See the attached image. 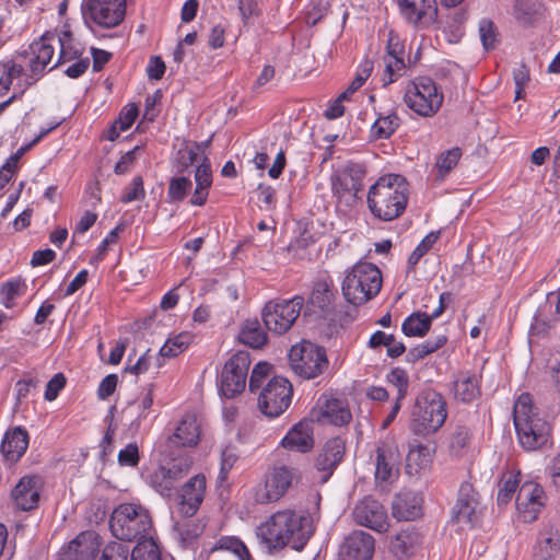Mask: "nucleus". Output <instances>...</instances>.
I'll use <instances>...</instances> for the list:
<instances>
[{"mask_svg":"<svg viewBox=\"0 0 560 560\" xmlns=\"http://www.w3.org/2000/svg\"><path fill=\"white\" fill-rule=\"evenodd\" d=\"M206 491V478L202 475L191 477L179 493V512L187 517L192 516L199 509Z\"/></svg>","mask_w":560,"mask_h":560,"instance_id":"25","label":"nucleus"},{"mask_svg":"<svg viewBox=\"0 0 560 560\" xmlns=\"http://www.w3.org/2000/svg\"><path fill=\"white\" fill-rule=\"evenodd\" d=\"M335 289L332 280L329 277L317 279L313 285L310 296V303L322 312H329L332 307Z\"/></svg>","mask_w":560,"mask_h":560,"instance_id":"34","label":"nucleus"},{"mask_svg":"<svg viewBox=\"0 0 560 560\" xmlns=\"http://www.w3.org/2000/svg\"><path fill=\"white\" fill-rule=\"evenodd\" d=\"M385 71L383 75V85H389L396 82L405 72V45L398 34L389 32L386 55L384 56Z\"/></svg>","mask_w":560,"mask_h":560,"instance_id":"21","label":"nucleus"},{"mask_svg":"<svg viewBox=\"0 0 560 560\" xmlns=\"http://www.w3.org/2000/svg\"><path fill=\"white\" fill-rule=\"evenodd\" d=\"M423 544L422 535L415 528L399 532L390 542L392 552L398 558L412 556Z\"/></svg>","mask_w":560,"mask_h":560,"instance_id":"32","label":"nucleus"},{"mask_svg":"<svg viewBox=\"0 0 560 560\" xmlns=\"http://www.w3.org/2000/svg\"><path fill=\"white\" fill-rule=\"evenodd\" d=\"M238 340L253 349H260L267 343L268 337L259 320L253 318L244 322Z\"/></svg>","mask_w":560,"mask_h":560,"instance_id":"37","label":"nucleus"},{"mask_svg":"<svg viewBox=\"0 0 560 560\" xmlns=\"http://www.w3.org/2000/svg\"><path fill=\"white\" fill-rule=\"evenodd\" d=\"M345 441L336 436L329 439L316 458L315 467L324 472L323 481H327L335 468L340 464L345 455Z\"/></svg>","mask_w":560,"mask_h":560,"instance_id":"26","label":"nucleus"},{"mask_svg":"<svg viewBox=\"0 0 560 560\" xmlns=\"http://www.w3.org/2000/svg\"><path fill=\"white\" fill-rule=\"evenodd\" d=\"M444 95L430 78H417L406 86L404 102L421 117H432L442 107Z\"/></svg>","mask_w":560,"mask_h":560,"instance_id":"8","label":"nucleus"},{"mask_svg":"<svg viewBox=\"0 0 560 560\" xmlns=\"http://www.w3.org/2000/svg\"><path fill=\"white\" fill-rule=\"evenodd\" d=\"M144 197L145 190L143 187V179L141 176H135L121 196L120 201L124 203H129L135 200H142Z\"/></svg>","mask_w":560,"mask_h":560,"instance_id":"59","label":"nucleus"},{"mask_svg":"<svg viewBox=\"0 0 560 560\" xmlns=\"http://www.w3.org/2000/svg\"><path fill=\"white\" fill-rule=\"evenodd\" d=\"M289 362L294 373L306 380L317 377L328 366L325 349L306 340L292 346Z\"/></svg>","mask_w":560,"mask_h":560,"instance_id":"10","label":"nucleus"},{"mask_svg":"<svg viewBox=\"0 0 560 560\" xmlns=\"http://www.w3.org/2000/svg\"><path fill=\"white\" fill-rule=\"evenodd\" d=\"M126 0H83L82 16L85 24L102 28L118 26L126 16Z\"/></svg>","mask_w":560,"mask_h":560,"instance_id":"12","label":"nucleus"},{"mask_svg":"<svg viewBox=\"0 0 560 560\" xmlns=\"http://www.w3.org/2000/svg\"><path fill=\"white\" fill-rule=\"evenodd\" d=\"M366 175L365 166L359 163H350L346 168L331 177L332 195L347 205L355 201L358 194L363 188V179Z\"/></svg>","mask_w":560,"mask_h":560,"instance_id":"15","label":"nucleus"},{"mask_svg":"<svg viewBox=\"0 0 560 560\" xmlns=\"http://www.w3.org/2000/svg\"><path fill=\"white\" fill-rule=\"evenodd\" d=\"M298 479V471L292 467L285 465L272 467L262 481L253 488L255 502L269 504L279 501Z\"/></svg>","mask_w":560,"mask_h":560,"instance_id":"9","label":"nucleus"},{"mask_svg":"<svg viewBox=\"0 0 560 560\" xmlns=\"http://www.w3.org/2000/svg\"><path fill=\"white\" fill-rule=\"evenodd\" d=\"M139 447L137 443H129L118 453V464L124 467H136L139 464Z\"/></svg>","mask_w":560,"mask_h":560,"instance_id":"61","label":"nucleus"},{"mask_svg":"<svg viewBox=\"0 0 560 560\" xmlns=\"http://www.w3.org/2000/svg\"><path fill=\"white\" fill-rule=\"evenodd\" d=\"M26 283L24 280L16 278L9 280L1 285V302L5 308L15 306L16 299L23 296L26 292Z\"/></svg>","mask_w":560,"mask_h":560,"instance_id":"43","label":"nucleus"},{"mask_svg":"<svg viewBox=\"0 0 560 560\" xmlns=\"http://www.w3.org/2000/svg\"><path fill=\"white\" fill-rule=\"evenodd\" d=\"M271 370V365L267 362H258L249 376L248 388L252 393L258 390L265 380L268 377Z\"/></svg>","mask_w":560,"mask_h":560,"instance_id":"58","label":"nucleus"},{"mask_svg":"<svg viewBox=\"0 0 560 560\" xmlns=\"http://www.w3.org/2000/svg\"><path fill=\"white\" fill-rule=\"evenodd\" d=\"M560 551V536L557 533L544 532L540 533L536 547V560H552Z\"/></svg>","mask_w":560,"mask_h":560,"instance_id":"40","label":"nucleus"},{"mask_svg":"<svg viewBox=\"0 0 560 560\" xmlns=\"http://www.w3.org/2000/svg\"><path fill=\"white\" fill-rule=\"evenodd\" d=\"M208 141L203 143L195 142L191 147H186L180 149L177 153L178 158L176 161V170L177 173H183L189 166H191L198 156V152L200 151L201 145H207Z\"/></svg>","mask_w":560,"mask_h":560,"instance_id":"50","label":"nucleus"},{"mask_svg":"<svg viewBox=\"0 0 560 560\" xmlns=\"http://www.w3.org/2000/svg\"><path fill=\"white\" fill-rule=\"evenodd\" d=\"M203 526L186 516L173 525V535L180 546L188 547L201 535Z\"/></svg>","mask_w":560,"mask_h":560,"instance_id":"39","label":"nucleus"},{"mask_svg":"<svg viewBox=\"0 0 560 560\" xmlns=\"http://www.w3.org/2000/svg\"><path fill=\"white\" fill-rule=\"evenodd\" d=\"M451 392L455 400L471 404L481 396L480 377L472 371H459L453 376Z\"/></svg>","mask_w":560,"mask_h":560,"instance_id":"24","label":"nucleus"},{"mask_svg":"<svg viewBox=\"0 0 560 560\" xmlns=\"http://www.w3.org/2000/svg\"><path fill=\"white\" fill-rule=\"evenodd\" d=\"M130 560H162L154 539L149 538L138 541L130 552Z\"/></svg>","mask_w":560,"mask_h":560,"instance_id":"49","label":"nucleus"},{"mask_svg":"<svg viewBox=\"0 0 560 560\" xmlns=\"http://www.w3.org/2000/svg\"><path fill=\"white\" fill-rule=\"evenodd\" d=\"M192 183L187 176H175L168 182L167 202H182L191 190Z\"/></svg>","mask_w":560,"mask_h":560,"instance_id":"46","label":"nucleus"},{"mask_svg":"<svg viewBox=\"0 0 560 560\" xmlns=\"http://www.w3.org/2000/svg\"><path fill=\"white\" fill-rule=\"evenodd\" d=\"M163 466L176 483L179 479L184 478L189 472L191 460L187 457H178L173 458Z\"/></svg>","mask_w":560,"mask_h":560,"instance_id":"56","label":"nucleus"},{"mask_svg":"<svg viewBox=\"0 0 560 560\" xmlns=\"http://www.w3.org/2000/svg\"><path fill=\"white\" fill-rule=\"evenodd\" d=\"M352 516L357 524L377 533H384L388 528L385 508L371 497H365L355 504Z\"/></svg>","mask_w":560,"mask_h":560,"instance_id":"19","label":"nucleus"},{"mask_svg":"<svg viewBox=\"0 0 560 560\" xmlns=\"http://www.w3.org/2000/svg\"><path fill=\"white\" fill-rule=\"evenodd\" d=\"M37 478L32 476L23 477L12 490V497L16 506L23 511H30L37 506L39 501V489Z\"/></svg>","mask_w":560,"mask_h":560,"instance_id":"30","label":"nucleus"},{"mask_svg":"<svg viewBox=\"0 0 560 560\" xmlns=\"http://www.w3.org/2000/svg\"><path fill=\"white\" fill-rule=\"evenodd\" d=\"M387 381L397 387L398 400H404L409 385L407 372L401 368H394L387 375Z\"/></svg>","mask_w":560,"mask_h":560,"instance_id":"55","label":"nucleus"},{"mask_svg":"<svg viewBox=\"0 0 560 560\" xmlns=\"http://www.w3.org/2000/svg\"><path fill=\"white\" fill-rule=\"evenodd\" d=\"M463 0H441L445 7H456ZM400 14L410 24L429 26L438 16L435 0H397Z\"/></svg>","mask_w":560,"mask_h":560,"instance_id":"16","label":"nucleus"},{"mask_svg":"<svg viewBox=\"0 0 560 560\" xmlns=\"http://www.w3.org/2000/svg\"><path fill=\"white\" fill-rule=\"evenodd\" d=\"M44 35L52 36L54 42H51V45L58 43L60 46L57 62L50 69H54L58 65L71 62L73 60L82 58V49L78 46V44L74 43V39L70 31H62L58 36L51 33H45ZM52 47L55 48V46Z\"/></svg>","mask_w":560,"mask_h":560,"instance_id":"35","label":"nucleus"},{"mask_svg":"<svg viewBox=\"0 0 560 560\" xmlns=\"http://www.w3.org/2000/svg\"><path fill=\"white\" fill-rule=\"evenodd\" d=\"M439 238V232H430L427 234L423 240L418 244V246L412 250L408 258V267L409 269L413 268L419 260L432 248V246L436 243Z\"/></svg>","mask_w":560,"mask_h":560,"instance_id":"52","label":"nucleus"},{"mask_svg":"<svg viewBox=\"0 0 560 560\" xmlns=\"http://www.w3.org/2000/svg\"><path fill=\"white\" fill-rule=\"evenodd\" d=\"M480 520L479 495L471 483L465 481L458 490L457 501L452 510V521L462 527H475Z\"/></svg>","mask_w":560,"mask_h":560,"instance_id":"17","label":"nucleus"},{"mask_svg":"<svg viewBox=\"0 0 560 560\" xmlns=\"http://www.w3.org/2000/svg\"><path fill=\"white\" fill-rule=\"evenodd\" d=\"M212 550H226L234 553L238 560H250V555L245 544L235 536H222L217 540Z\"/></svg>","mask_w":560,"mask_h":560,"instance_id":"47","label":"nucleus"},{"mask_svg":"<svg viewBox=\"0 0 560 560\" xmlns=\"http://www.w3.org/2000/svg\"><path fill=\"white\" fill-rule=\"evenodd\" d=\"M141 151H142V147L136 145L133 149L129 150L124 155H121V158L119 159V161L116 163V165L114 167V172L117 175H122V174H126L127 172H129L130 168L135 165V163L138 159V155L140 154Z\"/></svg>","mask_w":560,"mask_h":560,"instance_id":"62","label":"nucleus"},{"mask_svg":"<svg viewBox=\"0 0 560 560\" xmlns=\"http://www.w3.org/2000/svg\"><path fill=\"white\" fill-rule=\"evenodd\" d=\"M409 198L408 184L399 174L381 176L369 189L368 207L382 221H392L406 210Z\"/></svg>","mask_w":560,"mask_h":560,"instance_id":"3","label":"nucleus"},{"mask_svg":"<svg viewBox=\"0 0 560 560\" xmlns=\"http://www.w3.org/2000/svg\"><path fill=\"white\" fill-rule=\"evenodd\" d=\"M318 420L337 427L348 424L352 415L346 399L323 394L317 400Z\"/></svg>","mask_w":560,"mask_h":560,"instance_id":"23","label":"nucleus"},{"mask_svg":"<svg viewBox=\"0 0 560 560\" xmlns=\"http://www.w3.org/2000/svg\"><path fill=\"white\" fill-rule=\"evenodd\" d=\"M423 499L419 493L405 491L393 502V516L398 521H413L422 515Z\"/></svg>","mask_w":560,"mask_h":560,"instance_id":"28","label":"nucleus"},{"mask_svg":"<svg viewBox=\"0 0 560 560\" xmlns=\"http://www.w3.org/2000/svg\"><path fill=\"white\" fill-rule=\"evenodd\" d=\"M432 463V450L429 445L417 444L410 447L407 455V468L416 472L428 468Z\"/></svg>","mask_w":560,"mask_h":560,"instance_id":"42","label":"nucleus"},{"mask_svg":"<svg viewBox=\"0 0 560 560\" xmlns=\"http://www.w3.org/2000/svg\"><path fill=\"white\" fill-rule=\"evenodd\" d=\"M51 42H54L52 36L43 35L30 45L26 52L28 57L27 70L14 59L0 61V97L7 95L11 88L13 94L21 97L28 88L44 75L54 57Z\"/></svg>","mask_w":560,"mask_h":560,"instance_id":"2","label":"nucleus"},{"mask_svg":"<svg viewBox=\"0 0 560 560\" xmlns=\"http://www.w3.org/2000/svg\"><path fill=\"white\" fill-rule=\"evenodd\" d=\"M303 305L301 295L268 302L261 313L266 328L277 335L285 334L299 318Z\"/></svg>","mask_w":560,"mask_h":560,"instance_id":"11","label":"nucleus"},{"mask_svg":"<svg viewBox=\"0 0 560 560\" xmlns=\"http://www.w3.org/2000/svg\"><path fill=\"white\" fill-rule=\"evenodd\" d=\"M479 36L486 50L493 49L497 45V28L492 21L483 19L479 23Z\"/></svg>","mask_w":560,"mask_h":560,"instance_id":"57","label":"nucleus"},{"mask_svg":"<svg viewBox=\"0 0 560 560\" xmlns=\"http://www.w3.org/2000/svg\"><path fill=\"white\" fill-rule=\"evenodd\" d=\"M515 504L524 522L535 521L545 505L542 487L534 481L524 482L518 489Z\"/></svg>","mask_w":560,"mask_h":560,"instance_id":"20","label":"nucleus"},{"mask_svg":"<svg viewBox=\"0 0 560 560\" xmlns=\"http://www.w3.org/2000/svg\"><path fill=\"white\" fill-rule=\"evenodd\" d=\"M382 281V272L374 264L360 261L346 271L341 291L348 303L362 305L378 294Z\"/></svg>","mask_w":560,"mask_h":560,"instance_id":"7","label":"nucleus"},{"mask_svg":"<svg viewBox=\"0 0 560 560\" xmlns=\"http://www.w3.org/2000/svg\"><path fill=\"white\" fill-rule=\"evenodd\" d=\"M292 394L291 383L284 377L276 376L260 392L258 407L265 416L277 418L289 408Z\"/></svg>","mask_w":560,"mask_h":560,"instance_id":"14","label":"nucleus"},{"mask_svg":"<svg viewBox=\"0 0 560 560\" xmlns=\"http://www.w3.org/2000/svg\"><path fill=\"white\" fill-rule=\"evenodd\" d=\"M372 459L375 466L376 482H388L397 474L400 456L394 442L380 441L375 446Z\"/></svg>","mask_w":560,"mask_h":560,"instance_id":"18","label":"nucleus"},{"mask_svg":"<svg viewBox=\"0 0 560 560\" xmlns=\"http://www.w3.org/2000/svg\"><path fill=\"white\" fill-rule=\"evenodd\" d=\"M518 483L517 475H509L501 480L497 498L499 505H505L512 500Z\"/></svg>","mask_w":560,"mask_h":560,"instance_id":"53","label":"nucleus"},{"mask_svg":"<svg viewBox=\"0 0 560 560\" xmlns=\"http://www.w3.org/2000/svg\"><path fill=\"white\" fill-rule=\"evenodd\" d=\"M119 226L113 229L96 247L95 254L90 258V265L97 266L105 257L109 244L116 242Z\"/></svg>","mask_w":560,"mask_h":560,"instance_id":"63","label":"nucleus"},{"mask_svg":"<svg viewBox=\"0 0 560 560\" xmlns=\"http://www.w3.org/2000/svg\"><path fill=\"white\" fill-rule=\"evenodd\" d=\"M374 553V538L363 530H353L342 542L340 560H371Z\"/></svg>","mask_w":560,"mask_h":560,"instance_id":"22","label":"nucleus"},{"mask_svg":"<svg viewBox=\"0 0 560 560\" xmlns=\"http://www.w3.org/2000/svg\"><path fill=\"white\" fill-rule=\"evenodd\" d=\"M447 418L445 398L434 389L421 392L411 411L410 430L419 436H429L438 432Z\"/></svg>","mask_w":560,"mask_h":560,"instance_id":"6","label":"nucleus"},{"mask_svg":"<svg viewBox=\"0 0 560 560\" xmlns=\"http://www.w3.org/2000/svg\"><path fill=\"white\" fill-rule=\"evenodd\" d=\"M144 478L145 481L163 497H170L175 488V482L171 475L164 469V466H159L152 471H149Z\"/></svg>","mask_w":560,"mask_h":560,"instance_id":"41","label":"nucleus"},{"mask_svg":"<svg viewBox=\"0 0 560 560\" xmlns=\"http://www.w3.org/2000/svg\"><path fill=\"white\" fill-rule=\"evenodd\" d=\"M130 548L127 544L121 541L108 542L102 551L98 560H128Z\"/></svg>","mask_w":560,"mask_h":560,"instance_id":"54","label":"nucleus"},{"mask_svg":"<svg viewBox=\"0 0 560 560\" xmlns=\"http://www.w3.org/2000/svg\"><path fill=\"white\" fill-rule=\"evenodd\" d=\"M200 438V428L196 417L187 415L177 425L174 433V443L182 446H195Z\"/></svg>","mask_w":560,"mask_h":560,"instance_id":"38","label":"nucleus"},{"mask_svg":"<svg viewBox=\"0 0 560 560\" xmlns=\"http://www.w3.org/2000/svg\"><path fill=\"white\" fill-rule=\"evenodd\" d=\"M513 420L520 444L525 450H537L547 443L550 427L535 412L533 399L528 393H523L516 399Z\"/></svg>","mask_w":560,"mask_h":560,"instance_id":"4","label":"nucleus"},{"mask_svg":"<svg viewBox=\"0 0 560 560\" xmlns=\"http://www.w3.org/2000/svg\"><path fill=\"white\" fill-rule=\"evenodd\" d=\"M462 150L458 147L443 151L436 159L435 166L438 168L440 179L445 176L458 164L462 158Z\"/></svg>","mask_w":560,"mask_h":560,"instance_id":"48","label":"nucleus"},{"mask_svg":"<svg viewBox=\"0 0 560 560\" xmlns=\"http://www.w3.org/2000/svg\"><path fill=\"white\" fill-rule=\"evenodd\" d=\"M98 549L94 532H82L70 541L58 560H94Z\"/></svg>","mask_w":560,"mask_h":560,"instance_id":"27","label":"nucleus"},{"mask_svg":"<svg viewBox=\"0 0 560 560\" xmlns=\"http://www.w3.org/2000/svg\"><path fill=\"white\" fill-rule=\"evenodd\" d=\"M250 363L247 351H237L225 362L218 376V387L222 396L231 399L245 389Z\"/></svg>","mask_w":560,"mask_h":560,"instance_id":"13","label":"nucleus"},{"mask_svg":"<svg viewBox=\"0 0 560 560\" xmlns=\"http://www.w3.org/2000/svg\"><path fill=\"white\" fill-rule=\"evenodd\" d=\"M196 187L190 198V205L202 207L209 196V189L212 185V171L210 161L205 158L195 171Z\"/></svg>","mask_w":560,"mask_h":560,"instance_id":"33","label":"nucleus"},{"mask_svg":"<svg viewBox=\"0 0 560 560\" xmlns=\"http://www.w3.org/2000/svg\"><path fill=\"white\" fill-rule=\"evenodd\" d=\"M238 459V453L235 446L226 445L222 448L220 455V471L218 479L223 482L226 480L229 472Z\"/></svg>","mask_w":560,"mask_h":560,"instance_id":"51","label":"nucleus"},{"mask_svg":"<svg viewBox=\"0 0 560 560\" xmlns=\"http://www.w3.org/2000/svg\"><path fill=\"white\" fill-rule=\"evenodd\" d=\"M192 340L191 334L183 331L170 337L160 349V355L163 358H174L182 353L190 345Z\"/></svg>","mask_w":560,"mask_h":560,"instance_id":"45","label":"nucleus"},{"mask_svg":"<svg viewBox=\"0 0 560 560\" xmlns=\"http://www.w3.org/2000/svg\"><path fill=\"white\" fill-rule=\"evenodd\" d=\"M400 119L395 112L380 115L374 121L371 132L377 139H388L399 127Z\"/></svg>","mask_w":560,"mask_h":560,"instance_id":"44","label":"nucleus"},{"mask_svg":"<svg viewBox=\"0 0 560 560\" xmlns=\"http://www.w3.org/2000/svg\"><path fill=\"white\" fill-rule=\"evenodd\" d=\"M137 117L138 107L135 104H128L121 109L119 117L114 122L119 127V131H126L132 126Z\"/></svg>","mask_w":560,"mask_h":560,"instance_id":"64","label":"nucleus"},{"mask_svg":"<svg viewBox=\"0 0 560 560\" xmlns=\"http://www.w3.org/2000/svg\"><path fill=\"white\" fill-rule=\"evenodd\" d=\"M310 515L292 509L279 510L260 522L255 528L262 550L272 555L290 547L301 551L313 535Z\"/></svg>","mask_w":560,"mask_h":560,"instance_id":"1","label":"nucleus"},{"mask_svg":"<svg viewBox=\"0 0 560 560\" xmlns=\"http://www.w3.org/2000/svg\"><path fill=\"white\" fill-rule=\"evenodd\" d=\"M432 322L429 314L417 311L404 319L401 331L406 337L423 338L430 331Z\"/></svg>","mask_w":560,"mask_h":560,"instance_id":"36","label":"nucleus"},{"mask_svg":"<svg viewBox=\"0 0 560 560\" xmlns=\"http://www.w3.org/2000/svg\"><path fill=\"white\" fill-rule=\"evenodd\" d=\"M372 69H373V65L369 60L363 61L359 66L355 78L352 80L350 85L345 91V92H347V97H349L351 94H353L357 90H359L364 84V82L371 75Z\"/></svg>","mask_w":560,"mask_h":560,"instance_id":"60","label":"nucleus"},{"mask_svg":"<svg viewBox=\"0 0 560 560\" xmlns=\"http://www.w3.org/2000/svg\"><path fill=\"white\" fill-rule=\"evenodd\" d=\"M281 445L292 452L306 453L314 446L313 428L307 421H300L284 435Z\"/></svg>","mask_w":560,"mask_h":560,"instance_id":"29","label":"nucleus"},{"mask_svg":"<svg viewBox=\"0 0 560 560\" xmlns=\"http://www.w3.org/2000/svg\"><path fill=\"white\" fill-rule=\"evenodd\" d=\"M27 446L28 434L26 430L18 427L4 434L0 451L8 460L16 462L26 452Z\"/></svg>","mask_w":560,"mask_h":560,"instance_id":"31","label":"nucleus"},{"mask_svg":"<svg viewBox=\"0 0 560 560\" xmlns=\"http://www.w3.org/2000/svg\"><path fill=\"white\" fill-rule=\"evenodd\" d=\"M112 534L119 540L132 541L153 538L152 520L149 511L139 503H121L109 520Z\"/></svg>","mask_w":560,"mask_h":560,"instance_id":"5","label":"nucleus"}]
</instances>
